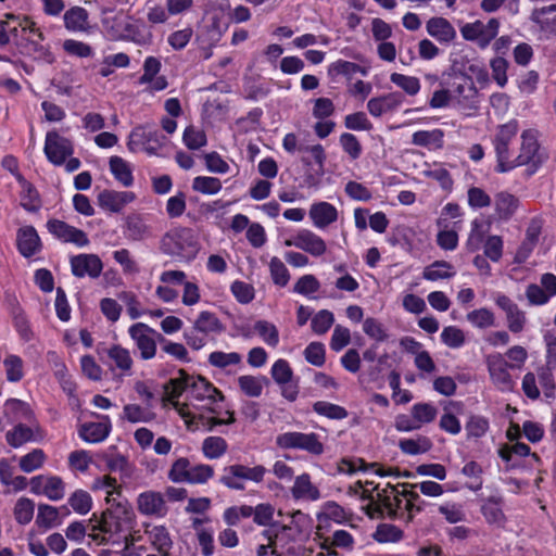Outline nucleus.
Listing matches in <instances>:
<instances>
[{
	"instance_id": "obj_1",
	"label": "nucleus",
	"mask_w": 556,
	"mask_h": 556,
	"mask_svg": "<svg viewBox=\"0 0 556 556\" xmlns=\"http://www.w3.org/2000/svg\"><path fill=\"white\" fill-rule=\"evenodd\" d=\"M166 401L181 416L188 427L197 426L201 416L198 409L216 413L215 405L224 401L223 393L207 379L189 376L179 370V376L170 379L166 387Z\"/></svg>"
},
{
	"instance_id": "obj_2",
	"label": "nucleus",
	"mask_w": 556,
	"mask_h": 556,
	"mask_svg": "<svg viewBox=\"0 0 556 556\" xmlns=\"http://www.w3.org/2000/svg\"><path fill=\"white\" fill-rule=\"evenodd\" d=\"M136 521V515L127 501L110 505L97 526L92 528L89 536L97 544L118 545L124 542L125 546L121 556H130L129 548L134 545L132 535L126 534Z\"/></svg>"
},
{
	"instance_id": "obj_3",
	"label": "nucleus",
	"mask_w": 556,
	"mask_h": 556,
	"mask_svg": "<svg viewBox=\"0 0 556 556\" xmlns=\"http://www.w3.org/2000/svg\"><path fill=\"white\" fill-rule=\"evenodd\" d=\"M408 484L392 485L388 483L382 490L379 486H372L378 501L388 509L394 518L405 520V513L409 506V501L419 500V494L414 490L407 489Z\"/></svg>"
},
{
	"instance_id": "obj_4",
	"label": "nucleus",
	"mask_w": 556,
	"mask_h": 556,
	"mask_svg": "<svg viewBox=\"0 0 556 556\" xmlns=\"http://www.w3.org/2000/svg\"><path fill=\"white\" fill-rule=\"evenodd\" d=\"M275 443L281 450H301L316 456L324 453V444L314 432H282L276 437Z\"/></svg>"
},
{
	"instance_id": "obj_5",
	"label": "nucleus",
	"mask_w": 556,
	"mask_h": 556,
	"mask_svg": "<svg viewBox=\"0 0 556 556\" xmlns=\"http://www.w3.org/2000/svg\"><path fill=\"white\" fill-rule=\"evenodd\" d=\"M161 249L172 256L193 255L197 252V244L192 230L185 227L169 230L162 238Z\"/></svg>"
},
{
	"instance_id": "obj_6",
	"label": "nucleus",
	"mask_w": 556,
	"mask_h": 556,
	"mask_svg": "<svg viewBox=\"0 0 556 556\" xmlns=\"http://www.w3.org/2000/svg\"><path fill=\"white\" fill-rule=\"evenodd\" d=\"M166 138L157 129L146 126L135 127L127 141V147L131 152H146L149 155H155L165 144Z\"/></svg>"
},
{
	"instance_id": "obj_7",
	"label": "nucleus",
	"mask_w": 556,
	"mask_h": 556,
	"mask_svg": "<svg viewBox=\"0 0 556 556\" xmlns=\"http://www.w3.org/2000/svg\"><path fill=\"white\" fill-rule=\"evenodd\" d=\"M484 364L486 366L490 380L492 384L502 392L511 391L515 387V380L510 375L509 365L506 364V358L503 353L492 352L484 356Z\"/></svg>"
},
{
	"instance_id": "obj_8",
	"label": "nucleus",
	"mask_w": 556,
	"mask_h": 556,
	"mask_svg": "<svg viewBox=\"0 0 556 556\" xmlns=\"http://www.w3.org/2000/svg\"><path fill=\"white\" fill-rule=\"evenodd\" d=\"M128 334L134 341L143 361L152 359L156 355L159 336L152 327L144 323H136L128 328Z\"/></svg>"
},
{
	"instance_id": "obj_9",
	"label": "nucleus",
	"mask_w": 556,
	"mask_h": 556,
	"mask_svg": "<svg viewBox=\"0 0 556 556\" xmlns=\"http://www.w3.org/2000/svg\"><path fill=\"white\" fill-rule=\"evenodd\" d=\"M312 526V519L307 514L301 510H295L289 516L288 523L274 522L271 531L276 540L281 541H295L302 534L306 533Z\"/></svg>"
},
{
	"instance_id": "obj_10",
	"label": "nucleus",
	"mask_w": 556,
	"mask_h": 556,
	"mask_svg": "<svg viewBox=\"0 0 556 556\" xmlns=\"http://www.w3.org/2000/svg\"><path fill=\"white\" fill-rule=\"evenodd\" d=\"M495 305L503 311L507 330L514 334L523 332L528 327L527 313L504 293L493 294Z\"/></svg>"
},
{
	"instance_id": "obj_11",
	"label": "nucleus",
	"mask_w": 556,
	"mask_h": 556,
	"mask_svg": "<svg viewBox=\"0 0 556 556\" xmlns=\"http://www.w3.org/2000/svg\"><path fill=\"white\" fill-rule=\"evenodd\" d=\"M500 22L490 18L488 23L475 21L460 27V34L465 40L473 41L479 48L485 49L498 34Z\"/></svg>"
},
{
	"instance_id": "obj_12",
	"label": "nucleus",
	"mask_w": 556,
	"mask_h": 556,
	"mask_svg": "<svg viewBox=\"0 0 556 556\" xmlns=\"http://www.w3.org/2000/svg\"><path fill=\"white\" fill-rule=\"evenodd\" d=\"M43 152L47 160L55 165L61 166L66 159L74 154L73 141L60 135L55 129L46 134Z\"/></svg>"
},
{
	"instance_id": "obj_13",
	"label": "nucleus",
	"mask_w": 556,
	"mask_h": 556,
	"mask_svg": "<svg viewBox=\"0 0 556 556\" xmlns=\"http://www.w3.org/2000/svg\"><path fill=\"white\" fill-rule=\"evenodd\" d=\"M518 131V124L516 121H510L498 127L494 137V147L497 155V169L498 172H507L514 168L509 155V144Z\"/></svg>"
},
{
	"instance_id": "obj_14",
	"label": "nucleus",
	"mask_w": 556,
	"mask_h": 556,
	"mask_svg": "<svg viewBox=\"0 0 556 556\" xmlns=\"http://www.w3.org/2000/svg\"><path fill=\"white\" fill-rule=\"evenodd\" d=\"M18 30L23 35H36L41 38L39 28L30 18L8 14L5 21H0V47L7 46L11 38L17 37Z\"/></svg>"
},
{
	"instance_id": "obj_15",
	"label": "nucleus",
	"mask_w": 556,
	"mask_h": 556,
	"mask_svg": "<svg viewBox=\"0 0 556 556\" xmlns=\"http://www.w3.org/2000/svg\"><path fill=\"white\" fill-rule=\"evenodd\" d=\"M30 492L50 501H60L65 495V483L59 476L38 475L29 480Z\"/></svg>"
},
{
	"instance_id": "obj_16",
	"label": "nucleus",
	"mask_w": 556,
	"mask_h": 556,
	"mask_svg": "<svg viewBox=\"0 0 556 556\" xmlns=\"http://www.w3.org/2000/svg\"><path fill=\"white\" fill-rule=\"evenodd\" d=\"M105 353L109 358V369L116 379L132 375L134 359L128 349L119 344H113L105 350Z\"/></svg>"
},
{
	"instance_id": "obj_17",
	"label": "nucleus",
	"mask_w": 556,
	"mask_h": 556,
	"mask_svg": "<svg viewBox=\"0 0 556 556\" xmlns=\"http://www.w3.org/2000/svg\"><path fill=\"white\" fill-rule=\"evenodd\" d=\"M287 247H295L312 256H323L327 251L326 241L309 229H300L291 239L285 241Z\"/></svg>"
},
{
	"instance_id": "obj_18",
	"label": "nucleus",
	"mask_w": 556,
	"mask_h": 556,
	"mask_svg": "<svg viewBox=\"0 0 556 556\" xmlns=\"http://www.w3.org/2000/svg\"><path fill=\"white\" fill-rule=\"evenodd\" d=\"M47 228L50 233L64 242H70L80 248L89 244V239L86 232L66 224L63 220L50 219L47 223Z\"/></svg>"
},
{
	"instance_id": "obj_19",
	"label": "nucleus",
	"mask_w": 556,
	"mask_h": 556,
	"mask_svg": "<svg viewBox=\"0 0 556 556\" xmlns=\"http://www.w3.org/2000/svg\"><path fill=\"white\" fill-rule=\"evenodd\" d=\"M137 509L143 516L162 518L167 514V506L162 493L146 491L137 497Z\"/></svg>"
},
{
	"instance_id": "obj_20",
	"label": "nucleus",
	"mask_w": 556,
	"mask_h": 556,
	"mask_svg": "<svg viewBox=\"0 0 556 556\" xmlns=\"http://www.w3.org/2000/svg\"><path fill=\"white\" fill-rule=\"evenodd\" d=\"M71 268L74 276L83 278H98L103 269L100 257L96 254H79L71 258Z\"/></svg>"
},
{
	"instance_id": "obj_21",
	"label": "nucleus",
	"mask_w": 556,
	"mask_h": 556,
	"mask_svg": "<svg viewBox=\"0 0 556 556\" xmlns=\"http://www.w3.org/2000/svg\"><path fill=\"white\" fill-rule=\"evenodd\" d=\"M290 493L294 501L316 502L321 497L319 488L313 483L312 477L307 472L294 478Z\"/></svg>"
},
{
	"instance_id": "obj_22",
	"label": "nucleus",
	"mask_w": 556,
	"mask_h": 556,
	"mask_svg": "<svg viewBox=\"0 0 556 556\" xmlns=\"http://www.w3.org/2000/svg\"><path fill=\"white\" fill-rule=\"evenodd\" d=\"M539 142L536 135L533 130H526L521 135V148L520 153L515 160H511L514 167L521 166L525 164L540 162L539 156Z\"/></svg>"
},
{
	"instance_id": "obj_23",
	"label": "nucleus",
	"mask_w": 556,
	"mask_h": 556,
	"mask_svg": "<svg viewBox=\"0 0 556 556\" xmlns=\"http://www.w3.org/2000/svg\"><path fill=\"white\" fill-rule=\"evenodd\" d=\"M404 102V97L400 92H390L379 97L371 98L367 102V110L374 117H380L383 114L397 110Z\"/></svg>"
},
{
	"instance_id": "obj_24",
	"label": "nucleus",
	"mask_w": 556,
	"mask_h": 556,
	"mask_svg": "<svg viewBox=\"0 0 556 556\" xmlns=\"http://www.w3.org/2000/svg\"><path fill=\"white\" fill-rule=\"evenodd\" d=\"M308 215L316 228L324 229L338 220L339 212L333 204L319 201L311 205Z\"/></svg>"
},
{
	"instance_id": "obj_25",
	"label": "nucleus",
	"mask_w": 556,
	"mask_h": 556,
	"mask_svg": "<svg viewBox=\"0 0 556 556\" xmlns=\"http://www.w3.org/2000/svg\"><path fill=\"white\" fill-rule=\"evenodd\" d=\"M135 198V193L130 191L103 190L98 195V203L105 211L118 213Z\"/></svg>"
},
{
	"instance_id": "obj_26",
	"label": "nucleus",
	"mask_w": 556,
	"mask_h": 556,
	"mask_svg": "<svg viewBox=\"0 0 556 556\" xmlns=\"http://www.w3.org/2000/svg\"><path fill=\"white\" fill-rule=\"evenodd\" d=\"M112 425L109 416H103L101 421L83 425L79 435L85 442L99 443L109 437Z\"/></svg>"
},
{
	"instance_id": "obj_27",
	"label": "nucleus",
	"mask_w": 556,
	"mask_h": 556,
	"mask_svg": "<svg viewBox=\"0 0 556 556\" xmlns=\"http://www.w3.org/2000/svg\"><path fill=\"white\" fill-rule=\"evenodd\" d=\"M530 20L547 36L556 35V4L536 8Z\"/></svg>"
},
{
	"instance_id": "obj_28",
	"label": "nucleus",
	"mask_w": 556,
	"mask_h": 556,
	"mask_svg": "<svg viewBox=\"0 0 556 556\" xmlns=\"http://www.w3.org/2000/svg\"><path fill=\"white\" fill-rule=\"evenodd\" d=\"M17 249L25 257H30L40 250V239L34 227L25 226L18 230Z\"/></svg>"
},
{
	"instance_id": "obj_29",
	"label": "nucleus",
	"mask_w": 556,
	"mask_h": 556,
	"mask_svg": "<svg viewBox=\"0 0 556 556\" xmlns=\"http://www.w3.org/2000/svg\"><path fill=\"white\" fill-rule=\"evenodd\" d=\"M426 28L428 34L440 42H451L456 37V30L453 25L444 17H431Z\"/></svg>"
},
{
	"instance_id": "obj_30",
	"label": "nucleus",
	"mask_w": 556,
	"mask_h": 556,
	"mask_svg": "<svg viewBox=\"0 0 556 556\" xmlns=\"http://www.w3.org/2000/svg\"><path fill=\"white\" fill-rule=\"evenodd\" d=\"M89 14L81 7H72L63 15L64 26L72 33H85L89 29Z\"/></svg>"
},
{
	"instance_id": "obj_31",
	"label": "nucleus",
	"mask_w": 556,
	"mask_h": 556,
	"mask_svg": "<svg viewBox=\"0 0 556 556\" xmlns=\"http://www.w3.org/2000/svg\"><path fill=\"white\" fill-rule=\"evenodd\" d=\"M149 542L162 555L168 556L173 547V540L165 526H153L146 530Z\"/></svg>"
},
{
	"instance_id": "obj_32",
	"label": "nucleus",
	"mask_w": 556,
	"mask_h": 556,
	"mask_svg": "<svg viewBox=\"0 0 556 556\" xmlns=\"http://www.w3.org/2000/svg\"><path fill=\"white\" fill-rule=\"evenodd\" d=\"M16 181L21 187V205L28 212L38 211L40 197L36 188L22 174H16Z\"/></svg>"
},
{
	"instance_id": "obj_33",
	"label": "nucleus",
	"mask_w": 556,
	"mask_h": 556,
	"mask_svg": "<svg viewBox=\"0 0 556 556\" xmlns=\"http://www.w3.org/2000/svg\"><path fill=\"white\" fill-rule=\"evenodd\" d=\"M444 132L435 128L432 130H418L412 136V143L428 150H439L443 147Z\"/></svg>"
},
{
	"instance_id": "obj_34",
	"label": "nucleus",
	"mask_w": 556,
	"mask_h": 556,
	"mask_svg": "<svg viewBox=\"0 0 556 556\" xmlns=\"http://www.w3.org/2000/svg\"><path fill=\"white\" fill-rule=\"evenodd\" d=\"M110 172L114 178L124 187H130L134 184L132 166L121 156L114 155L109 161Z\"/></svg>"
},
{
	"instance_id": "obj_35",
	"label": "nucleus",
	"mask_w": 556,
	"mask_h": 556,
	"mask_svg": "<svg viewBox=\"0 0 556 556\" xmlns=\"http://www.w3.org/2000/svg\"><path fill=\"white\" fill-rule=\"evenodd\" d=\"M4 415L10 422L22 424V421H30L33 412L29 405L21 400L11 399L4 404Z\"/></svg>"
},
{
	"instance_id": "obj_36",
	"label": "nucleus",
	"mask_w": 556,
	"mask_h": 556,
	"mask_svg": "<svg viewBox=\"0 0 556 556\" xmlns=\"http://www.w3.org/2000/svg\"><path fill=\"white\" fill-rule=\"evenodd\" d=\"M267 383L264 376L242 375L237 378L239 390L249 397H260Z\"/></svg>"
},
{
	"instance_id": "obj_37",
	"label": "nucleus",
	"mask_w": 556,
	"mask_h": 556,
	"mask_svg": "<svg viewBox=\"0 0 556 556\" xmlns=\"http://www.w3.org/2000/svg\"><path fill=\"white\" fill-rule=\"evenodd\" d=\"M35 523L42 531L60 526L62 518L59 508L48 504H39Z\"/></svg>"
},
{
	"instance_id": "obj_38",
	"label": "nucleus",
	"mask_w": 556,
	"mask_h": 556,
	"mask_svg": "<svg viewBox=\"0 0 556 556\" xmlns=\"http://www.w3.org/2000/svg\"><path fill=\"white\" fill-rule=\"evenodd\" d=\"M519 206V200L506 192L502 191L495 195L494 207L500 219L508 220L517 211Z\"/></svg>"
},
{
	"instance_id": "obj_39",
	"label": "nucleus",
	"mask_w": 556,
	"mask_h": 556,
	"mask_svg": "<svg viewBox=\"0 0 556 556\" xmlns=\"http://www.w3.org/2000/svg\"><path fill=\"white\" fill-rule=\"evenodd\" d=\"M357 73L363 76H367L368 71L356 63L345 60H337L328 66V75L331 79H336L341 76L350 79Z\"/></svg>"
},
{
	"instance_id": "obj_40",
	"label": "nucleus",
	"mask_w": 556,
	"mask_h": 556,
	"mask_svg": "<svg viewBox=\"0 0 556 556\" xmlns=\"http://www.w3.org/2000/svg\"><path fill=\"white\" fill-rule=\"evenodd\" d=\"M422 175L426 178L437 181L443 190L451 191L453 188V178L444 164H428L422 170Z\"/></svg>"
},
{
	"instance_id": "obj_41",
	"label": "nucleus",
	"mask_w": 556,
	"mask_h": 556,
	"mask_svg": "<svg viewBox=\"0 0 556 556\" xmlns=\"http://www.w3.org/2000/svg\"><path fill=\"white\" fill-rule=\"evenodd\" d=\"M192 327L203 334L218 333L223 330V325L215 313L202 311L198 314Z\"/></svg>"
},
{
	"instance_id": "obj_42",
	"label": "nucleus",
	"mask_w": 556,
	"mask_h": 556,
	"mask_svg": "<svg viewBox=\"0 0 556 556\" xmlns=\"http://www.w3.org/2000/svg\"><path fill=\"white\" fill-rule=\"evenodd\" d=\"M92 490H102L106 493V503L109 505H116L117 502H124L121 500L119 485L115 478L111 476H103L97 478L92 483Z\"/></svg>"
},
{
	"instance_id": "obj_43",
	"label": "nucleus",
	"mask_w": 556,
	"mask_h": 556,
	"mask_svg": "<svg viewBox=\"0 0 556 556\" xmlns=\"http://www.w3.org/2000/svg\"><path fill=\"white\" fill-rule=\"evenodd\" d=\"M456 274L454 266L445 261H437L424 269L422 277L429 281L450 279Z\"/></svg>"
},
{
	"instance_id": "obj_44",
	"label": "nucleus",
	"mask_w": 556,
	"mask_h": 556,
	"mask_svg": "<svg viewBox=\"0 0 556 556\" xmlns=\"http://www.w3.org/2000/svg\"><path fill=\"white\" fill-rule=\"evenodd\" d=\"M219 482L230 490L243 491L245 489V483L241 471V464H233L225 467Z\"/></svg>"
},
{
	"instance_id": "obj_45",
	"label": "nucleus",
	"mask_w": 556,
	"mask_h": 556,
	"mask_svg": "<svg viewBox=\"0 0 556 556\" xmlns=\"http://www.w3.org/2000/svg\"><path fill=\"white\" fill-rule=\"evenodd\" d=\"M501 506L502 500L500 497L491 496L483 502L481 513L489 523L503 525L505 516Z\"/></svg>"
},
{
	"instance_id": "obj_46",
	"label": "nucleus",
	"mask_w": 556,
	"mask_h": 556,
	"mask_svg": "<svg viewBox=\"0 0 556 556\" xmlns=\"http://www.w3.org/2000/svg\"><path fill=\"white\" fill-rule=\"evenodd\" d=\"M467 321L477 329L492 328L496 325L495 314L488 307H480L466 315Z\"/></svg>"
},
{
	"instance_id": "obj_47",
	"label": "nucleus",
	"mask_w": 556,
	"mask_h": 556,
	"mask_svg": "<svg viewBox=\"0 0 556 556\" xmlns=\"http://www.w3.org/2000/svg\"><path fill=\"white\" fill-rule=\"evenodd\" d=\"M5 378L9 382H18L25 376L24 361L15 354H8L3 359Z\"/></svg>"
},
{
	"instance_id": "obj_48",
	"label": "nucleus",
	"mask_w": 556,
	"mask_h": 556,
	"mask_svg": "<svg viewBox=\"0 0 556 556\" xmlns=\"http://www.w3.org/2000/svg\"><path fill=\"white\" fill-rule=\"evenodd\" d=\"M5 439L10 446L17 448L27 442L34 441L35 437L31 427L17 424L12 430L7 432Z\"/></svg>"
},
{
	"instance_id": "obj_49",
	"label": "nucleus",
	"mask_w": 556,
	"mask_h": 556,
	"mask_svg": "<svg viewBox=\"0 0 556 556\" xmlns=\"http://www.w3.org/2000/svg\"><path fill=\"white\" fill-rule=\"evenodd\" d=\"M122 417L131 424L150 422L155 418V414L148 407L138 404H126Z\"/></svg>"
},
{
	"instance_id": "obj_50",
	"label": "nucleus",
	"mask_w": 556,
	"mask_h": 556,
	"mask_svg": "<svg viewBox=\"0 0 556 556\" xmlns=\"http://www.w3.org/2000/svg\"><path fill=\"white\" fill-rule=\"evenodd\" d=\"M35 513V502L28 497H20L13 508V515L17 523L28 525Z\"/></svg>"
},
{
	"instance_id": "obj_51",
	"label": "nucleus",
	"mask_w": 556,
	"mask_h": 556,
	"mask_svg": "<svg viewBox=\"0 0 556 556\" xmlns=\"http://www.w3.org/2000/svg\"><path fill=\"white\" fill-rule=\"evenodd\" d=\"M222 181L217 177L212 176H197L192 180V189L195 192L214 195L222 190Z\"/></svg>"
},
{
	"instance_id": "obj_52",
	"label": "nucleus",
	"mask_w": 556,
	"mask_h": 556,
	"mask_svg": "<svg viewBox=\"0 0 556 556\" xmlns=\"http://www.w3.org/2000/svg\"><path fill=\"white\" fill-rule=\"evenodd\" d=\"M208 363L216 368L226 369L242 363V356L238 352L214 351L208 355Z\"/></svg>"
},
{
	"instance_id": "obj_53",
	"label": "nucleus",
	"mask_w": 556,
	"mask_h": 556,
	"mask_svg": "<svg viewBox=\"0 0 556 556\" xmlns=\"http://www.w3.org/2000/svg\"><path fill=\"white\" fill-rule=\"evenodd\" d=\"M320 289L319 280L312 274L301 276L293 286V292L308 299H313L314 294Z\"/></svg>"
},
{
	"instance_id": "obj_54",
	"label": "nucleus",
	"mask_w": 556,
	"mask_h": 556,
	"mask_svg": "<svg viewBox=\"0 0 556 556\" xmlns=\"http://www.w3.org/2000/svg\"><path fill=\"white\" fill-rule=\"evenodd\" d=\"M268 268L274 285L282 288L289 283L290 273L279 257L273 256L268 262Z\"/></svg>"
},
{
	"instance_id": "obj_55",
	"label": "nucleus",
	"mask_w": 556,
	"mask_h": 556,
	"mask_svg": "<svg viewBox=\"0 0 556 556\" xmlns=\"http://www.w3.org/2000/svg\"><path fill=\"white\" fill-rule=\"evenodd\" d=\"M432 443L427 437H418L417 439H403L399 442L400 450L407 455H418L428 452Z\"/></svg>"
},
{
	"instance_id": "obj_56",
	"label": "nucleus",
	"mask_w": 556,
	"mask_h": 556,
	"mask_svg": "<svg viewBox=\"0 0 556 556\" xmlns=\"http://www.w3.org/2000/svg\"><path fill=\"white\" fill-rule=\"evenodd\" d=\"M46 454L41 448H34L31 452L22 456L18 466L23 472L30 473L40 469L46 462Z\"/></svg>"
},
{
	"instance_id": "obj_57",
	"label": "nucleus",
	"mask_w": 556,
	"mask_h": 556,
	"mask_svg": "<svg viewBox=\"0 0 556 556\" xmlns=\"http://www.w3.org/2000/svg\"><path fill=\"white\" fill-rule=\"evenodd\" d=\"M410 414L415 417V422L421 428L435 419L438 409L431 403H417L412 406Z\"/></svg>"
},
{
	"instance_id": "obj_58",
	"label": "nucleus",
	"mask_w": 556,
	"mask_h": 556,
	"mask_svg": "<svg viewBox=\"0 0 556 556\" xmlns=\"http://www.w3.org/2000/svg\"><path fill=\"white\" fill-rule=\"evenodd\" d=\"M391 83L402 89L407 96H416L421 88L420 81L415 76H408L400 73H392L390 76Z\"/></svg>"
},
{
	"instance_id": "obj_59",
	"label": "nucleus",
	"mask_w": 556,
	"mask_h": 556,
	"mask_svg": "<svg viewBox=\"0 0 556 556\" xmlns=\"http://www.w3.org/2000/svg\"><path fill=\"white\" fill-rule=\"evenodd\" d=\"M254 330L260 338L269 346L276 348L279 343V331L277 327L267 320H257Z\"/></svg>"
},
{
	"instance_id": "obj_60",
	"label": "nucleus",
	"mask_w": 556,
	"mask_h": 556,
	"mask_svg": "<svg viewBox=\"0 0 556 556\" xmlns=\"http://www.w3.org/2000/svg\"><path fill=\"white\" fill-rule=\"evenodd\" d=\"M159 342L162 344V351L180 363H189L191 361L187 348L179 342L166 340L159 336Z\"/></svg>"
},
{
	"instance_id": "obj_61",
	"label": "nucleus",
	"mask_w": 556,
	"mask_h": 556,
	"mask_svg": "<svg viewBox=\"0 0 556 556\" xmlns=\"http://www.w3.org/2000/svg\"><path fill=\"white\" fill-rule=\"evenodd\" d=\"M333 324V313L329 309H320L312 317L311 328L315 334L321 336L327 333Z\"/></svg>"
},
{
	"instance_id": "obj_62",
	"label": "nucleus",
	"mask_w": 556,
	"mask_h": 556,
	"mask_svg": "<svg viewBox=\"0 0 556 556\" xmlns=\"http://www.w3.org/2000/svg\"><path fill=\"white\" fill-rule=\"evenodd\" d=\"M438 510L448 523H458L466 520V511L460 503L445 502L438 507Z\"/></svg>"
},
{
	"instance_id": "obj_63",
	"label": "nucleus",
	"mask_w": 556,
	"mask_h": 556,
	"mask_svg": "<svg viewBox=\"0 0 556 556\" xmlns=\"http://www.w3.org/2000/svg\"><path fill=\"white\" fill-rule=\"evenodd\" d=\"M67 502L73 510L79 515H86L92 508V498L90 494L85 490L74 491L70 495Z\"/></svg>"
},
{
	"instance_id": "obj_64",
	"label": "nucleus",
	"mask_w": 556,
	"mask_h": 556,
	"mask_svg": "<svg viewBox=\"0 0 556 556\" xmlns=\"http://www.w3.org/2000/svg\"><path fill=\"white\" fill-rule=\"evenodd\" d=\"M313 409L316 414L329 419L341 420L348 417V410L344 407L326 401L314 403Z\"/></svg>"
}]
</instances>
